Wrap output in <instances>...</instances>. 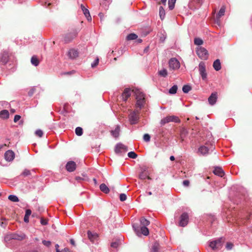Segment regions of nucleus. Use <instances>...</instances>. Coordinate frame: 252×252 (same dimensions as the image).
<instances>
[{
    "mask_svg": "<svg viewBox=\"0 0 252 252\" xmlns=\"http://www.w3.org/2000/svg\"><path fill=\"white\" fill-rule=\"evenodd\" d=\"M196 52L199 58L201 60H206L208 58V52L204 47L198 46L196 48Z\"/></svg>",
    "mask_w": 252,
    "mask_h": 252,
    "instance_id": "nucleus-1",
    "label": "nucleus"
},
{
    "mask_svg": "<svg viewBox=\"0 0 252 252\" xmlns=\"http://www.w3.org/2000/svg\"><path fill=\"white\" fill-rule=\"evenodd\" d=\"M78 32L73 30L65 34L63 36V41L65 43H68L72 41L77 35Z\"/></svg>",
    "mask_w": 252,
    "mask_h": 252,
    "instance_id": "nucleus-2",
    "label": "nucleus"
},
{
    "mask_svg": "<svg viewBox=\"0 0 252 252\" xmlns=\"http://www.w3.org/2000/svg\"><path fill=\"white\" fill-rule=\"evenodd\" d=\"M170 122L179 123L180 121L179 118L177 116H168L161 119L160 123L161 126H163L165 124L168 123Z\"/></svg>",
    "mask_w": 252,
    "mask_h": 252,
    "instance_id": "nucleus-3",
    "label": "nucleus"
},
{
    "mask_svg": "<svg viewBox=\"0 0 252 252\" xmlns=\"http://www.w3.org/2000/svg\"><path fill=\"white\" fill-rule=\"evenodd\" d=\"M139 111H134L131 112L128 116L129 123L131 125H134L137 123L139 120Z\"/></svg>",
    "mask_w": 252,
    "mask_h": 252,
    "instance_id": "nucleus-4",
    "label": "nucleus"
},
{
    "mask_svg": "<svg viewBox=\"0 0 252 252\" xmlns=\"http://www.w3.org/2000/svg\"><path fill=\"white\" fill-rule=\"evenodd\" d=\"M198 70L199 74L203 80H206L207 74L206 70L205 64L204 62H201L198 65Z\"/></svg>",
    "mask_w": 252,
    "mask_h": 252,
    "instance_id": "nucleus-5",
    "label": "nucleus"
},
{
    "mask_svg": "<svg viewBox=\"0 0 252 252\" xmlns=\"http://www.w3.org/2000/svg\"><path fill=\"white\" fill-rule=\"evenodd\" d=\"M168 63L169 68L172 70H177L180 67L179 62L174 58L170 59Z\"/></svg>",
    "mask_w": 252,
    "mask_h": 252,
    "instance_id": "nucleus-6",
    "label": "nucleus"
},
{
    "mask_svg": "<svg viewBox=\"0 0 252 252\" xmlns=\"http://www.w3.org/2000/svg\"><path fill=\"white\" fill-rule=\"evenodd\" d=\"M222 244V238H220L217 240L210 242L209 246L213 249L216 250L221 248Z\"/></svg>",
    "mask_w": 252,
    "mask_h": 252,
    "instance_id": "nucleus-7",
    "label": "nucleus"
},
{
    "mask_svg": "<svg viewBox=\"0 0 252 252\" xmlns=\"http://www.w3.org/2000/svg\"><path fill=\"white\" fill-rule=\"evenodd\" d=\"M189 216L187 213H183L180 217L179 225L180 226H186L189 222Z\"/></svg>",
    "mask_w": 252,
    "mask_h": 252,
    "instance_id": "nucleus-8",
    "label": "nucleus"
},
{
    "mask_svg": "<svg viewBox=\"0 0 252 252\" xmlns=\"http://www.w3.org/2000/svg\"><path fill=\"white\" fill-rule=\"evenodd\" d=\"M210 150L206 146L202 145L198 149V154L206 156L210 154Z\"/></svg>",
    "mask_w": 252,
    "mask_h": 252,
    "instance_id": "nucleus-9",
    "label": "nucleus"
},
{
    "mask_svg": "<svg viewBox=\"0 0 252 252\" xmlns=\"http://www.w3.org/2000/svg\"><path fill=\"white\" fill-rule=\"evenodd\" d=\"M66 170L69 172L74 171L76 168V164L73 161H68L65 165Z\"/></svg>",
    "mask_w": 252,
    "mask_h": 252,
    "instance_id": "nucleus-10",
    "label": "nucleus"
},
{
    "mask_svg": "<svg viewBox=\"0 0 252 252\" xmlns=\"http://www.w3.org/2000/svg\"><path fill=\"white\" fill-rule=\"evenodd\" d=\"M5 159L6 161H11L15 157L14 153L11 150H8L4 154Z\"/></svg>",
    "mask_w": 252,
    "mask_h": 252,
    "instance_id": "nucleus-11",
    "label": "nucleus"
},
{
    "mask_svg": "<svg viewBox=\"0 0 252 252\" xmlns=\"http://www.w3.org/2000/svg\"><path fill=\"white\" fill-rule=\"evenodd\" d=\"M9 56L8 54L6 51H3L1 54L0 63L3 64H6L8 62Z\"/></svg>",
    "mask_w": 252,
    "mask_h": 252,
    "instance_id": "nucleus-12",
    "label": "nucleus"
},
{
    "mask_svg": "<svg viewBox=\"0 0 252 252\" xmlns=\"http://www.w3.org/2000/svg\"><path fill=\"white\" fill-rule=\"evenodd\" d=\"M217 99V93H213L208 98V102L211 105H214Z\"/></svg>",
    "mask_w": 252,
    "mask_h": 252,
    "instance_id": "nucleus-13",
    "label": "nucleus"
},
{
    "mask_svg": "<svg viewBox=\"0 0 252 252\" xmlns=\"http://www.w3.org/2000/svg\"><path fill=\"white\" fill-rule=\"evenodd\" d=\"M81 8L87 20L89 21H91L92 20V17L90 15L89 10L86 8L83 4L81 5Z\"/></svg>",
    "mask_w": 252,
    "mask_h": 252,
    "instance_id": "nucleus-14",
    "label": "nucleus"
},
{
    "mask_svg": "<svg viewBox=\"0 0 252 252\" xmlns=\"http://www.w3.org/2000/svg\"><path fill=\"white\" fill-rule=\"evenodd\" d=\"M87 234L88 238L93 243H94L98 237V235L96 233H92L91 231H88Z\"/></svg>",
    "mask_w": 252,
    "mask_h": 252,
    "instance_id": "nucleus-15",
    "label": "nucleus"
},
{
    "mask_svg": "<svg viewBox=\"0 0 252 252\" xmlns=\"http://www.w3.org/2000/svg\"><path fill=\"white\" fill-rule=\"evenodd\" d=\"M134 94L136 95V99L145 100L144 94L142 93L139 90L135 89L133 90Z\"/></svg>",
    "mask_w": 252,
    "mask_h": 252,
    "instance_id": "nucleus-16",
    "label": "nucleus"
},
{
    "mask_svg": "<svg viewBox=\"0 0 252 252\" xmlns=\"http://www.w3.org/2000/svg\"><path fill=\"white\" fill-rule=\"evenodd\" d=\"M25 238H26V235L23 233L20 234L14 233V234H12L11 236V238L12 239L17 240H20V241L25 239Z\"/></svg>",
    "mask_w": 252,
    "mask_h": 252,
    "instance_id": "nucleus-17",
    "label": "nucleus"
},
{
    "mask_svg": "<svg viewBox=\"0 0 252 252\" xmlns=\"http://www.w3.org/2000/svg\"><path fill=\"white\" fill-rule=\"evenodd\" d=\"M130 90L129 88L125 89L122 94V97L124 101H126L127 99V98L130 96Z\"/></svg>",
    "mask_w": 252,
    "mask_h": 252,
    "instance_id": "nucleus-18",
    "label": "nucleus"
},
{
    "mask_svg": "<svg viewBox=\"0 0 252 252\" xmlns=\"http://www.w3.org/2000/svg\"><path fill=\"white\" fill-rule=\"evenodd\" d=\"M213 172L215 175L221 177H223L224 175V172L222 169V168L220 167H218L215 168Z\"/></svg>",
    "mask_w": 252,
    "mask_h": 252,
    "instance_id": "nucleus-19",
    "label": "nucleus"
},
{
    "mask_svg": "<svg viewBox=\"0 0 252 252\" xmlns=\"http://www.w3.org/2000/svg\"><path fill=\"white\" fill-rule=\"evenodd\" d=\"M127 147L122 144H118L115 147V152L116 153L121 152L122 150H126Z\"/></svg>",
    "mask_w": 252,
    "mask_h": 252,
    "instance_id": "nucleus-20",
    "label": "nucleus"
},
{
    "mask_svg": "<svg viewBox=\"0 0 252 252\" xmlns=\"http://www.w3.org/2000/svg\"><path fill=\"white\" fill-rule=\"evenodd\" d=\"M120 131V126L118 125L116 126L114 130H112L111 131V133L113 137L117 138L119 136Z\"/></svg>",
    "mask_w": 252,
    "mask_h": 252,
    "instance_id": "nucleus-21",
    "label": "nucleus"
},
{
    "mask_svg": "<svg viewBox=\"0 0 252 252\" xmlns=\"http://www.w3.org/2000/svg\"><path fill=\"white\" fill-rule=\"evenodd\" d=\"M68 56L71 59H74L78 56V53L77 50L70 49L68 52Z\"/></svg>",
    "mask_w": 252,
    "mask_h": 252,
    "instance_id": "nucleus-22",
    "label": "nucleus"
},
{
    "mask_svg": "<svg viewBox=\"0 0 252 252\" xmlns=\"http://www.w3.org/2000/svg\"><path fill=\"white\" fill-rule=\"evenodd\" d=\"M213 66L216 71L220 70L221 67L220 60L219 59L215 60L213 63Z\"/></svg>",
    "mask_w": 252,
    "mask_h": 252,
    "instance_id": "nucleus-23",
    "label": "nucleus"
},
{
    "mask_svg": "<svg viewBox=\"0 0 252 252\" xmlns=\"http://www.w3.org/2000/svg\"><path fill=\"white\" fill-rule=\"evenodd\" d=\"M9 112L7 110H2L0 112V117L3 119H6L9 118Z\"/></svg>",
    "mask_w": 252,
    "mask_h": 252,
    "instance_id": "nucleus-24",
    "label": "nucleus"
},
{
    "mask_svg": "<svg viewBox=\"0 0 252 252\" xmlns=\"http://www.w3.org/2000/svg\"><path fill=\"white\" fill-rule=\"evenodd\" d=\"M100 189L101 191L105 193H108L109 192V189L108 187L104 183L101 184L99 186Z\"/></svg>",
    "mask_w": 252,
    "mask_h": 252,
    "instance_id": "nucleus-25",
    "label": "nucleus"
},
{
    "mask_svg": "<svg viewBox=\"0 0 252 252\" xmlns=\"http://www.w3.org/2000/svg\"><path fill=\"white\" fill-rule=\"evenodd\" d=\"M159 245L158 243L155 242L152 246L150 252H158Z\"/></svg>",
    "mask_w": 252,
    "mask_h": 252,
    "instance_id": "nucleus-26",
    "label": "nucleus"
},
{
    "mask_svg": "<svg viewBox=\"0 0 252 252\" xmlns=\"http://www.w3.org/2000/svg\"><path fill=\"white\" fill-rule=\"evenodd\" d=\"M158 75L161 77H166L168 75L167 70L165 68H162L158 71Z\"/></svg>",
    "mask_w": 252,
    "mask_h": 252,
    "instance_id": "nucleus-27",
    "label": "nucleus"
},
{
    "mask_svg": "<svg viewBox=\"0 0 252 252\" xmlns=\"http://www.w3.org/2000/svg\"><path fill=\"white\" fill-rule=\"evenodd\" d=\"M140 221L142 226H147L150 224V221L144 217H142Z\"/></svg>",
    "mask_w": 252,
    "mask_h": 252,
    "instance_id": "nucleus-28",
    "label": "nucleus"
},
{
    "mask_svg": "<svg viewBox=\"0 0 252 252\" xmlns=\"http://www.w3.org/2000/svg\"><path fill=\"white\" fill-rule=\"evenodd\" d=\"M159 16L161 20H163L165 17V12L162 6H160L159 8Z\"/></svg>",
    "mask_w": 252,
    "mask_h": 252,
    "instance_id": "nucleus-29",
    "label": "nucleus"
},
{
    "mask_svg": "<svg viewBox=\"0 0 252 252\" xmlns=\"http://www.w3.org/2000/svg\"><path fill=\"white\" fill-rule=\"evenodd\" d=\"M31 61L32 64L35 66H37L39 64V61L35 56H32Z\"/></svg>",
    "mask_w": 252,
    "mask_h": 252,
    "instance_id": "nucleus-30",
    "label": "nucleus"
},
{
    "mask_svg": "<svg viewBox=\"0 0 252 252\" xmlns=\"http://www.w3.org/2000/svg\"><path fill=\"white\" fill-rule=\"evenodd\" d=\"M225 10V8L224 6H222L220 9L218 14H217V18L219 19L220 17H221L222 16H223L224 14Z\"/></svg>",
    "mask_w": 252,
    "mask_h": 252,
    "instance_id": "nucleus-31",
    "label": "nucleus"
},
{
    "mask_svg": "<svg viewBox=\"0 0 252 252\" xmlns=\"http://www.w3.org/2000/svg\"><path fill=\"white\" fill-rule=\"evenodd\" d=\"M136 106L140 109L145 103V100L136 99Z\"/></svg>",
    "mask_w": 252,
    "mask_h": 252,
    "instance_id": "nucleus-32",
    "label": "nucleus"
},
{
    "mask_svg": "<svg viewBox=\"0 0 252 252\" xmlns=\"http://www.w3.org/2000/svg\"><path fill=\"white\" fill-rule=\"evenodd\" d=\"M141 233L145 236H147L149 233V229L146 226H142L140 228Z\"/></svg>",
    "mask_w": 252,
    "mask_h": 252,
    "instance_id": "nucleus-33",
    "label": "nucleus"
},
{
    "mask_svg": "<svg viewBox=\"0 0 252 252\" xmlns=\"http://www.w3.org/2000/svg\"><path fill=\"white\" fill-rule=\"evenodd\" d=\"M138 36L133 33H130L126 36V39L127 40H131L137 39Z\"/></svg>",
    "mask_w": 252,
    "mask_h": 252,
    "instance_id": "nucleus-34",
    "label": "nucleus"
},
{
    "mask_svg": "<svg viewBox=\"0 0 252 252\" xmlns=\"http://www.w3.org/2000/svg\"><path fill=\"white\" fill-rule=\"evenodd\" d=\"M178 87L176 85L173 86L169 90V93L172 94H175L177 93Z\"/></svg>",
    "mask_w": 252,
    "mask_h": 252,
    "instance_id": "nucleus-35",
    "label": "nucleus"
},
{
    "mask_svg": "<svg viewBox=\"0 0 252 252\" xmlns=\"http://www.w3.org/2000/svg\"><path fill=\"white\" fill-rule=\"evenodd\" d=\"M139 178L142 180H144L146 178L150 179V177L148 176L147 173L145 171H142L140 173Z\"/></svg>",
    "mask_w": 252,
    "mask_h": 252,
    "instance_id": "nucleus-36",
    "label": "nucleus"
},
{
    "mask_svg": "<svg viewBox=\"0 0 252 252\" xmlns=\"http://www.w3.org/2000/svg\"><path fill=\"white\" fill-rule=\"evenodd\" d=\"M191 89V87L189 85H185L182 88L183 92L186 94L188 93Z\"/></svg>",
    "mask_w": 252,
    "mask_h": 252,
    "instance_id": "nucleus-37",
    "label": "nucleus"
},
{
    "mask_svg": "<svg viewBox=\"0 0 252 252\" xmlns=\"http://www.w3.org/2000/svg\"><path fill=\"white\" fill-rule=\"evenodd\" d=\"M8 198L12 202H17L19 201L18 197L15 195H9Z\"/></svg>",
    "mask_w": 252,
    "mask_h": 252,
    "instance_id": "nucleus-38",
    "label": "nucleus"
},
{
    "mask_svg": "<svg viewBox=\"0 0 252 252\" xmlns=\"http://www.w3.org/2000/svg\"><path fill=\"white\" fill-rule=\"evenodd\" d=\"M176 0H168V7L170 10H172L175 6Z\"/></svg>",
    "mask_w": 252,
    "mask_h": 252,
    "instance_id": "nucleus-39",
    "label": "nucleus"
},
{
    "mask_svg": "<svg viewBox=\"0 0 252 252\" xmlns=\"http://www.w3.org/2000/svg\"><path fill=\"white\" fill-rule=\"evenodd\" d=\"M196 2L198 6H199L202 3L203 0H191L189 3V6H192L193 5V2Z\"/></svg>",
    "mask_w": 252,
    "mask_h": 252,
    "instance_id": "nucleus-40",
    "label": "nucleus"
},
{
    "mask_svg": "<svg viewBox=\"0 0 252 252\" xmlns=\"http://www.w3.org/2000/svg\"><path fill=\"white\" fill-rule=\"evenodd\" d=\"M203 43V41L202 39L200 38L196 37L194 39V43L196 45H201Z\"/></svg>",
    "mask_w": 252,
    "mask_h": 252,
    "instance_id": "nucleus-41",
    "label": "nucleus"
},
{
    "mask_svg": "<svg viewBox=\"0 0 252 252\" xmlns=\"http://www.w3.org/2000/svg\"><path fill=\"white\" fill-rule=\"evenodd\" d=\"M75 133L77 136H81L83 134V129L81 127H77L75 129Z\"/></svg>",
    "mask_w": 252,
    "mask_h": 252,
    "instance_id": "nucleus-42",
    "label": "nucleus"
},
{
    "mask_svg": "<svg viewBox=\"0 0 252 252\" xmlns=\"http://www.w3.org/2000/svg\"><path fill=\"white\" fill-rule=\"evenodd\" d=\"M31 175V171L25 169L24 171L21 173V176H23L24 177L29 176Z\"/></svg>",
    "mask_w": 252,
    "mask_h": 252,
    "instance_id": "nucleus-43",
    "label": "nucleus"
},
{
    "mask_svg": "<svg viewBox=\"0 0 252 252\" xmlns=\"http://www.w3.org/2000/svg\"><path fill=\"white\" fill-rule=\"evenodd\" d=\"M128 157L131 158H136L137 157V155L134 152H130L127 154Z\"/></svg>",
    "mask_w": 252,
    "mask_h": 252,
    "instance_id": "nucleus-44",
    "label": "nucleus"
},
{
    "mask_svg": "<svg viewBox=\"0 0 252 252\" xmlns=\"http://www.w3.org/2000/svg\"><path fill=\"white\" fill-rule=\"evenodd\" d=\"M150 135L149 134H145L143 136V140L146 142H148L150 141Z\"/></svg>",
    "mask_w": 252,
    "mask_h": 252,
    "instance_id": "nucleus-45",
    "label": "nucleus"
},
{
    "mask_svg": "<svg viewBox=\"0 0 252 252\" xmlns=\"http://www.w3.org/2000/svg\"><path fill=\"white\" fill-rule=\"evenodd\" d=\"M126 198H127V197H126V194H125V193L120 194V200L121 201H124L126 200Z\"/></svg>",
    "mask_w": 252,
    "mask_h": 252,
    "instance_id": "nucleus-46",
    "label": "nucleus"
},
{
    "mask_svg": "<svg viewBox=\"0 0 252 252\" xmlns=\"http://www.w3.org/2000/svg\"><path fill=\"white\" fill-rule=\"evenodd\" d=\"M35 90L36 88L35 87L32 88L28 92L29 95L30 96H32L35 93Z\"/></svg>",
    "mask_w": 252,
    "mask_h": 252,
    "instance_id": "nucleus-47",
    "label": "nucleus"
},
{
    "mask_svg": "<svg viewBox=\"0 0 252 252\" xmlns=\"http://www.w3.org/2000/svg\"><path fill=\"white\" fill-rule=\"evenodd\" d=\"M35 134L38 137H41L43 135V131L40 129H38L35 131Z\"/></svg>",
    "mask_w": 252,
    "mask_h": 252,
    "instance_id": "nucleus-48",
    "label": "nucleus"
},
{
    "mask_svg": "<svg viewBox=\"0 0 252 252\" xmlns=\"http://www.w3.org/2000/svg\"><path fill=\"white\" fill-rule=\"evenodd\" d=\"M119 245V242L118 241L112 242L111 244V246L114 248H117Z\"/></svg>",
    "mask_w": 252,
    "mask_h": 252,
    "instance_id": "nucleus-49",
    "label": "nucleus"
},
{
    "mask_svg": "<svg viewBox=\"0 0 252 252\" xmlns=\"http://www.w3.org/2000/svg\"><path fill=\"white\" fill-rule=\"evenodd\" d=\"M99 60L98 59H96L93 63L91 64V66L92 67H95L98 63Z\"/></svg>",
    "mask_w": 252,
    "mask_h": 252,
    "instance_id": "nucleus-50",
    "label": "nucleus"
},
{
    "mask_svg": "<svg viewBox=\"0 0 252 252\" xmlns=\"http://www.w3.org/2000/svg\"><path fill=\"white\" fill-rule=\"evenodd\" d=\"M40 223L42 225H47L48 224V220L43 218H41L40 219Z\"/></svg>",
    "mask_w": 252,
    "mask_h": 252,
    "instance_id": "nucleus-51",
    "label": "nucleus"
},
{
    "mask_svg": "<svg viewBox=\"0 0 252 252\" xmlns=\"http://www.w3.org/2000/svg\"><path fill=\"white\" fill-rule=\"evenodd\" d=\"M42 243L44 245H45L46 247H49L51 244V243L50 241H46V240H43Z\"/></svg>",
    "mask_w": 252,
    "mask_h": 252,
    "instance_id": "nucleus-52",
    "label": "nucleus"
},
{
    "mask_svg": "<svg viewBox=\"0 0 252 252\" xmlns=\"http://www.w3.org/2000/svg\"><path fill=\"white\" fill-rule=\"evenodd\" d=\"M233 246V245L232 243H227L226 245V248L227 250H230L232 249Z\"/></svg>",
    "mask_w": 252,
    "mask_h": 252,
    "instance_id": "nucleus-53",
    "label": "nucleus"
},
{
    "mask_svg": "<svg viewBox=\"0 0 252 252\" xmlns=\"http://www.w3.org/2000/svg\"><path fill=\"white\" fill-rule=\"evenodd\" d=\"M133 228L135 232L137 233L139 232V228L137 224H134L132 225Z\"/></svg>",
    "mask_w": 252,
    "mask_h": 252,
    "instance_id": "nucleus-54",
    "label": "nucleus"
},
{
    "mask_svg": "<svg viewBox=\"0 0 252 252\" xmlns=\"http://www.w3.org/2000/svg\"><path fill=\"white\" fill-rule=\"evenodd\" d=\"M20 118H21V116L20 115H16L14 116V122L15 123H16L17 122H18L20 119Z\"/></svg>",
    "mask_w": 252,
    "mask_h": 252,
    "instance_id": "nucleus-55",
    "label": "nucleus"
},
{
    "mask_svg": "<svg viewBox=\"0 0 252 252\" xmlns=\"http://www.w3.org/2000/svg\"><path fill=\"white\" fill-rule=\"evenodd\" d=\"M183 184L184 186L188 187L189 184V180H184L183 182Z\"/></svg>",
    "mask_w": 252,
    "mask_h": 252,
    "instance_id": "nucleus-56",
    "label": "nucleus"
},
{
    "mask_svg": "<svg viewBox=\"0 0 252 252\" xmlns=\"http://www.w3.org/2000/svg\"><path fill=\"white\" fill-rule=\"evenodd\" d=\"M31 214H32V211L30 209L26 210L25 215L30 217V216L31 215Z\"/></svg>",
    "mask_w": 252,
    "mask_h": 252,
    "instance_id": "nucleus-57",
    "label": "nucleus"
},
{
    "mask_svg": "<svg viewBox=\"0 0 252 252\" xmlns=\"http://www.w3.org/2000/svg\"><path fill=\"white\" fill-rule=\"evenodd\" d=\"M24 220L25 222H29V216H26L25 215L24 218Z\"/></svg>",
    "mask_w": 252,
    "mask_h": 252,
    "instance_id": "nucleus-58",
    "label": "nucleus"
},
{
    "mask_svg": "<svg viewBox=\"0 0 252 252\" xmlns=\"http://www.w3.org/2000/svg\"><path fill=\"white\" fill-rule=\"evenodd\" d=\"M70 243H71L72 245H75V242H74V241L73 240V239H70Z\"/></svg>",
    "mask_w": 252,
    "mask_h": 252,
    "instance_id": "nucleus-59",
    "label": "nucleus"
},
{
    "mask_svg": "<svg viewBox=\"0 0 252 252\" xmlns=\"http://www.w3.org/2000/svg\"><path fill=\"white\" fill-rule=\"evenodd\" d=\"M170 159L171 160V161H173L175 160V158L173 156H170Z\"/></svg>",
    "mask_w": 252,
    "mask_h": 252,
    "instance_id": "nucleus-60",
    "label": "nucleus"
},
{
    "mask_svg": "<svg viewBox=\"0 0 252 252\" xmlns=\"http://www.w3.org/2000/svg\"><path fill=\"white\" fill-rule=\"evenodd\" d=\"M55 247H56V251H58V250H59V245H58V244H56V245H55Z\"/></svg>",
    "mask_w": 252,
    "mask_h": 252,
    "instance_id": "nucleus-61",
    "label": "nucleus"
},
{
    "mask_svg": "<svg viewBox=\"0 0 252 252\" xmlns=\"http://www.w3.org/2000/svg\"><path fill=\"white\" fill-rule=\"evenodd\" d=\"M72 73V72H64L63 74H71Z\"/></svg>",
    "mask_w": 252,
    "mask_h": 252,
    "instance_id": "nucleus-62",
    "label": "nucleus"
},
{
    "mask_svg": "<svg viewBox=\"0 0 252 252\" xmlns=\"http://www.w3.org/2000/svg\"><path fill=\"white\" fill-rule=\"evenodd\" d=\"M10 111H11V113H15V110L14 109H11L10 110Z\"/></svg>",
    "mask_w": 252,
    "mask_h": 252,
    "instance_id": "nucleus-63",
    "label": "nucleus"
},
{
    "mask_svg": "<svg viewBox=\"0 0 252 252\" xmlns=\"http://www.w3.org/2000/svg\"><path fill=\"white\" fill-rule=\"evenodd\" d=\"M147 194H148V195H152V192H151V191L147 192Z\"/></svg>",
    "mask_w": 252,
    "mask_h": 252,
    "instance_id": "nucleus-64",
    "label": "nucleus"
}]
</instances>
